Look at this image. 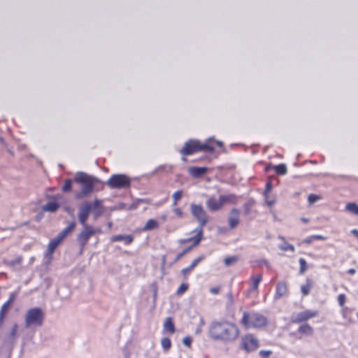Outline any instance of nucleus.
<instances>
[{"label":"nucleus","mask_w":358,"mask_h":358,"mask_svg":"<svg viewBox=\"0 0 358 358\" xmlns=\"http://www.w3.org/2000/svg\"><path fill=\"white\" fill-rule=\"evenodd\" d=\"M240 329L234 322L228 320L213 321L208 328V336L223 343H234L240 336Z\"/></svg>","instance_id":"f257e3e1"},{"label":"nucleus","mask_w":358,"mask_h":358,"mask_svg":"<svg viewBox=\"0 0 358 358\" xmlns=\"http://www.w3.org/2000/svg\"><path fill=\"white\" fill-rule=\"evenodd\" d=\"M74 181L83 185L81 192L76 194L77 199H80L84 196L90 194L93 190L95 183L101 182V181L96 178L92 177L85 173H78L74 178Z\"/></svg>","instance_id":"20e7f679"},{"label":"nucleus","mask_w":358,"mask_h":358,"mask_svg":"<svg viewBox=\"0 0 358 358\" xmlns=\"http://www.w3.org/2000/svg\"><path fill=\"white\" fill-rule=\"evenodd\" d=\"M16 295L13 293L10 294V297H8V300L6 302H4L1 308H0V315H3V317H6V315L9 312L12 304L15 300Z\"/></svg>","instance_id":"6ab92c4d"},{"label":"nucleus","mask_w":358,"mask_h":358,"mask_svg":"<svg viewBox=\"0 0 358 358\" xmlns=\"http://www.w3.org/2000/svg\"><path fill=\"white\" fill-rule=\"evenodd\" d=\"M23 257L22 256H19L15 259H13L7 263V264L10 266H15L16 265H20L22 263Z\"/></svg>","instance_id":"4c0bfd02"},{"label":"nucleus","mask_w":358,"mask_h":358,"mask_svg":"<svg viewBox=\"0 0 358 358\" xmlns=\"http://www.w3.org/2000/svg\"><path fill=\"white\" fill-rule=\"evenodd\" d=\"M110 241H124V244L128 245L134 241V236L132 235H114L110 238Z\"/></svg>","instance_id":"412c9836"},{"label":"nucleus","mask_w":358,"mask_h":358,"mask_svg":"<svg viewBox=\"0 0 358 358\" xmlns=\"http://www.w3.org/2000/svg\"><path fill=\"white\" fill-rule=\"evenodd\" d=\"M313 287V282L310 278H307L306 283L302 285L301 290L303 296H306L310 294V290Z\"/></svg>","instance_id":"393cba45"},{"label":"nucleus","mask_w":358,"mask_h":358,"mask_svg":"<svg viewBox=\"0 0 358 358\" xmlns=\"http://www.w3.org/2000/svg\"><path fill=\"white\" fill-rule=\"evenodd\" d=\"M348 273L353 275L355 273V270L354 268H351L348 270Z\"/></svg>","instance_id":"5fc2aeb1"},{"label":"nucleus","mask_w":358,"mask_h":358,"mask_svg":"<svg viewBox=\"0 0 358 358\" xmlns=\"http://www.w3.org/2000/svg\"><path fill=\"white\" fill-rule=\"evenodd\" d=\"M199 238L196 239L194 244H190L189 246L182 250L180 253H178L175 259L174 262H177L179 259H180L185 255L191 251L194 248L198 246Z\"/></svg>","instance_id":"a878e982"},{"label":"nucleus","mask_w":358,"mask_h":358,"mask_svg":"<svg viewBox=\"0 0 358 358\" xmlns=\"http://www.w3.org/2000/svg\"><path fill=\"white\" fill-rule=\"evenodd\" d=\"M161 345L164 348V350L167 352V350H170L171 348V340L169 338H163L161 340Z\"/></svg>","instance_id":"f704fd0d"},{"label":"nucleus","mask_w":358,"mask_h":358,"mask_svg":"<svg viewBox=\"0 0 358 358\" xmlns=\"http://www.w3.org/2000/svg\"><path fill=\"white\" fill-rule=\"evenodd\" d=\"M214 150L215 147L210 143H201L196 139H189L185 142L179 152L182 155L187 156L199 151L212 152Z\"/></svg>","instance_id":"39448f33"},{"label":"nucleus","mask_w":358,"mask_h":358,"mask_svg":"<svg viewBox=\"0 0 358 358\" xmlns=\"http://www.w3.org/2000/svg\"><path fill=\"white\" fill-rule=\"evenodd\" d=\"M172 211L174 215L179 219L183 218L185 216V213L182 210V209L180 207L173 206Z\"/></svg>","instance_id":"72a5a7b5"},{"label":"nucleus","mask_w":358,"mask_h":358,"mask_svg":"<svg viewBox=\"0 0 358 358\" xmlns=\"http://www.w3.org/2000/svg\"><path fill=\"white\" fill-rule=\"evenodd\" d=\"M192 217L198 222L197 229H203L208 222V215L201 204L191 203L189 206Z\"/></svg>","instance_id":"6e6552de"},{"label":"nucleus","mask_w":358,"mask_h":358,"mask_svg":"<svg viewBox=\"0 0 358 358\" xmlns=\"http://www.w3.org/2000/svg\"><path fill=\"white\" fill-rule=\"evenodd\" d=\"M62 241L63 240L58 236L56 238L52 239L48 244L47 255L52 257L56 248Z\"/></svg>","instance_id":"4be33fe9"},{"label":"nucleus","mask_w":358,"mask_h":358,"mask_svg":"<svg viewBox=\"0 0 358 358\" xmlns=\"http://www.w3.org/2000/svg\"><path fill=\"white\" fill-rule=\"evenodd\" d=\"M220 289H221V287L220 286H216L215 287H211L210 289V292L212 294H214V295H216L220 291Z\"/></svg>","instance_id":"8fccbe9b"},{"label":"nucleus","mask_w":358,"mask_h":358,"mask_svg":"<svg viewBox=\"0 0 358 358\" xmlns=\"http://www.w3.org/2000/svg\"><path fill=\"white\" fill-rule=\"evenodd\" d=\"M299 264H300V273L304 274L308 268L307 262H306V259L303 258H300Z\"/></svg>","instance_id":"58836bf2"},{"label":"nucleus","mask_w":358,"mask_h":358,"mask_svg":"<svg viewBox=\"0 0 358 358\" xmlns=\"http://www.w3.org/2000/svg\"><path fill=\"white\" fill-rule=\"evenodd\" d=\"M319 315L317 310H305L292 316L291 321L293 324H302Z\"/></svg>","instance_id":"9b49d317"},{"label":"nucleus","mask_w":358,"mask_h":358,"mask_svg":"<svg viewBox=\"0 0 358 358\" xmlns=\"http://www.w3.org/2000/svg\"><path fill=\"white\" fill-rule=\"evenodd\" d=\"M192 343V339L190 336H186L182 339V344L187 347L190 348Z\"/></svg>","instance_id":"49530a36"},{"label":"nucleus","mask_w":358,"mask_h":358,"mask_svg":"<svg viewBox=\"0 0 358 358\" xmlns=\"http://www.w3.org/2000/svg\"><path fill=\"white\" fill-rule=\"evenodd\" d=\"M183 195V192L180 189L176 191L172 195V206H176L178 201L181 199Z\"/></svg>","instance_id":"c756f323"},{"label":"nucleus","mask_w":358,"mask_h":358,"mask_svg":"<svg viewBox=\"0 0 358 358\" xmlns=\"http://www.w3.org/2000/svg\"><path fill=\"white\" fill-rule=\"evenodd\" d=\"M189 288V285L187 283H182L176 290V294L181 296L187 292Z\"/></svg>","instance_id":"c9c22d12"},{"label":"nucleus","mask_w":358,"mask_h":358,"mask_svg":"<svg viewBox=\"0 0 358 358\" xmlns=\"http://www.w3.org/2000/svg\"><path fill=\"white\" fill-rule=\"evenodd\" d=\"M72 188V180L70 178H67L65 180V182L64 186L62 187V191L64 192H69Z\"/></svg>","instance_id":"e433bc0d"},{"label":"nucleus","mask_w":358,"mask_h":358,"mask_svg":"<svg viewBox=\"0 0 358 358\" xmlns=\"http://www.w3.org/2000/svg\"><path fill=\"white\" fill-rule=\"evenodd\" d=\"M228 226L230 229L236 227L240 223V210L236 208L231 209L227 218Z\"/></svg>","instance_id":"4468645a"},{"label":"nucleus","mask_w":358,"mask_h":358,"mask_svg":"<svg viewBox=\"0 0 358 358\" xmlns=\"http://www.w3.org/2000/svg\"><path fill=\"white\" fill-rule=\"evenodd\" d=\"M321 199H322V196L320 195H317L315 194H310L308 196V203L310 204H313V203H315L316 201L320 200Z\"/></svg>","instance_id":"79ce46f5"},{"label":"nucleus","mask_w":358,"mask_h":358,"mask_svg":"<svg viewBox=\"0 0 358 358\" xmlns=\"http://www.w3.org/2000/svg\"><path fill=\"white\" fill-rule=\"evenodd\" d=\"M262 282V274L259 273L256 275H252L249 278V288L246 292V296H248L252 293L255 292L258 294V288L259 283Z\"/></svg>","instance_id":"f8f14e48"},{"label":"nucleus","mask_w":358,"mask_h":358,"mask_svg":"<svg viewBox=\"0 0 358 358\" xmlns=\"http://www.w3.org/2000/svg\"><path fill=\"white\" fill-rule=\"evenodd\" d=\"M345 209L353 215L358 216V205L355 203H348L345 206Z\"/></svg>","instance_id":"2f4dec72"},{"label":"nucleus","mask_w":358,"mask_h":358,"mask_svg":"<svg viewBox=\"0 0 358 358\" xmlns=\"http://www.w3.org/2000/svg\"><path fill=\"white\" fill-rule=\"evenodd\" d=\"M270 169V166H268L266 168V171H268Z\"/></svg>","instance_id":"4d7b16f0"},{"label":"nucleus","mask_w":358,"mask_h":358,"mask_svg":"<svg viewBox=\"0 0 358 358\" xmlns=\"http://www.w3.org/2000/svg\"><path fill=\"white\" fill-rule=\"evenodd\" d=\"M282 250H284V251L290 250L292 252H294L295 251V248L292 244H287L285 246L282 248Z\"/></svg>","instance_id":"09e8293b"},{"label":"nucleus","mask_w":358,"mask_h":358,"mask_svg":"<svg viewBox=\"0 0 358 358\" xmlns=\"http://www.w3.org/2000/svg\"><path fill=\"white\" fill-rule=\"evenodd\" d=\"M205 259L204 255H201L197 258L194 259L192 263L189 264V267L194 270V268L203 259Z\"/></svg>","instance_id":"ea45409f"},{"label":"nucleus","mask_w":358,"mask_h":358,"mask_svg":"<svg viewBox=\"0 0 358 358\" xmlns=\"http://www.w3.org/2000/svg\"><path fill=\"white\" fill-rule=\"evenodd\" d=\"M239 323L246 329L262 330L269 324V320L266 316L257 311H245L242 313Z\"/></svg>","instance_id":"f03ea898"},{"label":"nucleus","mask_w":358,"mask_h":358,"mask_svg":"<svg viewBox=\"0 0 358 358\" xmlns=\"http://www.w3.org/2000/svg\"><path fill=\"white\" fill-rule=\"evenodd\" d=\"M59 206L57 202L50 201L44 206V210L50 212H55L59 208Z\"/></svg>","instance_id":"7c9ffc66"},{"label":"nucleus","mask_w":358,"mask_h":358,"mask_svg":"<svg viewBox=\"0 0 358 358\" xmlns=\"http://www.w3.org/2000/svg\"><path fill=\"white\" fill-rule=\"evenodd\" d=\"M106 185L110 189H127L131 186V179L125 174H113L106 181Z\"/></svg>","instance_id":"0eeeda50"},{"label":"nucleus","mask_w":358,"mask_h":358,"mask_svg":"<svg viewBox=\"0 0 358 358\" xmlns=\"http://www.w3.org/2000/svg\"><path fill=\"white\" fill-rule=\"evenodd\" d=\"M273 187V183L271 180L266 182V189H264V192L266 194L269 193Z\"/></svg>","instance_id":"de8ad7c7"},{"label":"nucleus","mask_w":358,"mask_h":358,"mask_svg":"<svg viewBox=\"0 0 358 358\" xmlns=\"http://www.w3.org/2000/svg\"><path fill=\"white\" fill-rule=\"evenodd\" d=\"M278 175L283 176L287 173V167L285 164L281 163L273 166Z\"/></svg>","instance_id":"c85d7f7f"},{"label":"nucleus","mask_w":358,"mask_h":358,"mask_svg":"<svg viewBox=\"0 0 358 358\" xmlns=\"http://www.w3.org/2000/svg\"><path fill=\"white\" fill-rule=\"evenodd\" d=\"M17 330H18V325L17 324H15L11 328V331H10V338L13 340H15L17 336Z\"/></svg>","instance_id":"37998d69"},{"label":"nucleus","mask_w":358,"mask_h":358,"mask_svg":"<svg viewBox=\"0 0 358 358\" xmlns=\"http://www.w3.org/2000/svg\"><path fill=\"white\" fill-rule=\"evenodd\" d=\"M289 294V285L285 281H280L276 286L275 299H280Z\"/></svg>","instance_id":"dca6fc26"},{"label":"nucleus","mask_w":358,"mask_h":358,"mask_svg":"<svg viewBox=\"0 0 358 358\" xmlns=\"http://www.w3.org/2000/svg\"><path fill=\"white\" fill-rule=\"evenodd\" d=\"M76 222H71L68 227H66L65 229H64L59 234L58 236L61 238L62 240H64L68 234L71 232L76 227Z\"/></svg>","instance_id":"bb28decb"},{"label":"nucleus","mask_w":358,"mask_h":358,"mask_svg":"<svg viewBox=\"0 0 358 358\" xmlns=\"http://www.w3.org/2000/svg\"><path fill=\"white\" fill-rule=\"evenodd\" d=\"M238 257L237 255L230 256L225 257L223 260L224 264L226 266H229L234 264H235L238 260Z\"/></svg>","instance_id":"473e14b6"},{"label":"nucleus","mask_w":358,"mask_h":358,"mask_svg":"<svg viewBox=\"0 0 358 358\" xmlns=\"http://www.w3.org/2000/svg\"><path fill=\"white\" fill-rule=\"evenodd\" d=\"M273 355L271 350H260L259 352V356L262 358H268Z\"/></svg>","instance_id":"a19ab883"},{"label":"nucleus","mask_w":358,"mask_h":358,"mask_svg":"<svg viewBox=\"0 0 358 358\" xmlns=\"http://www.w3.org/2000/svg\"><path fill=\"white\" fill-rule=\"evenodd\" d=\"M193 271L189 266H188L186 268H184L181 270L180 273L183 276L184 279H186L187 275Z\"/></svg>","instance_id":"a18cd8bd"},{"label":"nucleus","mask_w":358,"mask_h":358,"mask_svg":"<svg viewBox=\"0 0 358 358\" xmlns=\"http://www.w3.org/2000/svg\"><path fill=\"white\" fill-rule=\"evenodd\" d=\"M348 322H349L350 323H351V322H352L353 321H352V320L349 319V320H348Z\"/></svg>","instance_id":"bf43d9fd"},{"label":"nucleus","mask_w":358,"mask_h":358,"mask_svg":"<svg viewBox=\"0 0 358 358\" xmlns=\"http://www.w3.org/2000/svg\"><path fill=\"white\" fill-rule=\"evenodd\" d=\"M192 232L196 233V234L190 238H182L178 241V243L181 245H184L188 243H191V244H194L196 239L199 238L198 241V245H199L200 242L203 239V229H194Z\"/></svg>","instance_id":"f3484780"},{"label":"nucleus","mask_w":358,"mask_h":358,"mask_svg":"<svg viewBox=\"0 0 358 358\" xmlns=\"http://www.w3.org/2000/svg\"><path fill=\"white\" fill-rule=\"evenodd\" d=\"M160 218H161V220L162 221H165L167 219V215H162Z\"/></svg>","instance_id":"6e6d98bb"},{"label":"nucleus","mask_w":358,"mask_h":358,"mask_svg":"<svg viewBox=\"0 0 358 358\" xmlns=\"http://www.w3.org/2000/svg\"><path fill=\"white\" fill-rule=\"evenodd\" d=\"M156 295H157V291H155V296H156Z\"/></svg>","instance_id":"052dcab7"},{"label":"nucleus","mask_w":358,"mask_h":358,"mask_svg":"<svg viewBox=\"0 0 358 358\" xmlns=\"http://www.w3.org/2000/svg\"><path fill=\"white\" fill-rule=\"evenodd\" d=\"M346 302V296L344 294H339L338 296V303L341 307H344Z\"/></svg>","instance_id":"c03bdc74"},{"label":"nucleus","mask_w":358,"mask_h":358,"mask_svg":"<svg viewBox=\"0 0 358 358\" xmlns=\"http://www.w3.org/2000/svg\"><path fill=\"white\" fill-rule=\"evenodd\" d=\"M259 339L253 333H246L239 338L238 349L245 353H252L259 349Z\"/></svg>","instance_id":"423d86ee"},{"label":"nucleus","mask_w":358,"mask_h":358,"mask_svg":"<svg viewBox=\"0 0 358 358\" xmlns=\"http://www.w3.org/2000/svg\"><path fill=\"white\" fill-rule=\"evenodd\" d=\"M314 334V328L308 323L300 324L296 333L299 339L313 337Z\"/></svg>","instance_id":"ddd939ff"},{"label":"nucleus","mask_w":358,"mask_h":358,"mask_svg":"<svg viewBox=\"0 0 358 358\" xmlns=\"http://www.w3.org/2000/svg\"><path fill=\"white\" fill-rule=\"evenodd\" d=\"M83 226L84 227V229L77 236V241L79 243L82 250L87 245L89 240L92 236L101 232V229H95L91 225L85 224V225Z\"/></svg>","instance_id":"9d476101"},{"label":"nucleus","mask_w":358,"mask_h":358,"mask_svg":"<svg viewBox=\"0 0 358 358\" xmlns=\"http://www.w3.org/2000/svg\"><path fill=\"white\" fill-rule=\"evenodd\" d=\"M5 322V317L3 315H0V328L3 326V323Z\"/></svg>","instance_id":"603ef678"},{"label":"nucleus","mask_w":358,"mask_h":358,"mask_svg":"<svg viewBox=\"0 0 358 358\" xmlns=\"http://www.w3.org/2000/svg\"><path fill=\"white\" fill-rule=\"evenodd\" d=\"M208 170L206 166H190L188 169L189 173L194 178H200Z\"/></svg>","instance_id":"a211bd4d"},{"label":"nucleus","mask_w":358,"mask_h":358,"mask_svg":"<svg viewBox=\"0 0 358 358\" xmlns=\"http://www.w3.org/2000/svg\"><path fill=\"white\" fill-rule=\"evenodd\" d=\"M159 227V223L155 219H149L145 225L142 227L143 231H149L157 229Z\"/></svg>","instance_id":"b1692460"},{"label":"nucleus","mask_w":358,"mask_h":358,"mask_svg":"<svg viewBox=\"0 0 358 358\" xmlns=\"http://www.w3.org/2000/svg\"><path fill=\"white\" fill-rule=\"evenodd\" d=\"M44 320V314L39 308H34L28 310L26 315L25 324L26 327L31 326L41 327Z\"/></svg>","instance_id":"1a4fd4ad"},{"label":"nucleus","mask_w":358,"mask_h":358,"mask_svg":"<svg viewBox=\"0 0 358 358\" xmlns=\"http://www.w3.org/2000/svg\"><path fill=\"white\" fill-rule=\"evenodd\" d=\"M163 330L171 335H173L176 332V328L173 319L171 317H167L163 324Z\"/></svg>","instance_id":"5701e85b"},{"label":"nucleus","mask_w":358,"mask_h":358,"mask_svg":"<svg viewBox=\"0 0 358 358\" xmlns=\"http://www.w3.org/2000/svg\"><path fill=\"white\" fill-rule=\"evenodd\" d=\"M357 317H358V313H357Z\"/></svg>","instance_id":"680f3d73"},{"label":"nucleus","mask_w":358,"mask_h":358,"mask_svg":"<svg viewBox=\"0 0 358 358\" xmlns=\"http://www.w3.org/2000/svg\"><path fill=\"white\" fill-rule=\"evenodd\" d=\"M327 237L322 235H312L303 239L301 243L309 245L315 241H325Z\"/></svg>","instance_id":"cd10ccee"},{"label":"nucleus","mask_w":358,"mask_h":358,"mask_svg":"<svg viewBox=\"0 0 358 358\" xmlns=\"http://www.w3.org/2000/svg\"><path fill=\"white\" fill-rule=\"evenodd\" d=\"M301 220L304 223H308L310 221V220L308 218H306V217H302Z\"/></svg>","instance_id":"864d4df0"},{"label":"nucleus","mask_w":358,"mask_h":358,"mask_svg":"<svg viewBox=\"0 0 358 358\" xmlns=\"http://www.w3.org/2000/svg\"><path fill=\"white\" fill-rule=\"evenodd\" d=\"M206 206L210 212H216L223 208L220 196L217 199L213 196L208 197L206 201Z\"/></svg>","instance_id":"2eb2a0df"},{"label":"nucleus","mask_w":358,"mask_h":358,"mask_svg":"<svg viewBox=\"0 0 358 358\" xmlns=\"http://www.w3.org/2000/svg\"><path fill=\"white\" fill-rule=\"evenodd\" d=\"M348 312V308H343L342 309L341 313H342V315H343V317L344 318H347V317H348V315H347Z\"/></svg>","instance_id":"3c124183"},{"label":"nucleus","mask_w":358,"mask_h":358,"mask_svg":"<svg viewBox=\"0 0 358 358\" xmlns=\"http://www.w3.org/2000/svg\"><path fill=\"white\" fill-rule=\"evenodd\" d=\"M229 298H230L231 299H232V294H231V293H230V294H229Z\"/></svg>","instance_id":"13d9d810"},{"label":"nucleus","mask_w":358,"mask_h":358,"mask_svg":"<svg viewBox=\"0 0 358 358\" xmlns=\"http://www.w3.org/2000/svg\"><path fill=\"white\" fill-rule=\"evenodd\" d=\"M94 213V218L99 217L104 212L103 201L95 199L93 201L83 202L79 208L78 219L82 225H85L91 213Z\"/></svg>","instance_id":"7ed1b4c3"},{"label":"nucleus","mask_w":358,"mask_h":358,"mask_svg":"<svg viewBox=\"0 0 358 358\" xmlns=\"http://www.w3.org/2000/svg\"><path fill=\"white\" fill-rule=\"evenodd\" d=\"M222 206L225 204L235 205L237 203L239 197L234 194L220 195Z\"/></svg>","instance_id":"aec40b11"}]
</instances>
